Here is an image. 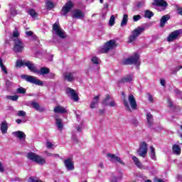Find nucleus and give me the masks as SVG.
Instances as JSON below:
<instances>
[{
	"label": "nucleus",
	"instance_id": "obj_1",
	"mask_svg": "<svg viewBox=\"0 0 182 182\" xmlns=\"http://www.w3.org/2000/svg\"><path fill=\"white\" fill-rule=\"evenodd\" d=\"M27 159H28V160H31V161H34V163H37V164H40L41 166H43V164H46V159H45V158H43L33 152H29L27 154Z\"/></svg>",
	"mask_w": 182,
	"mask_h": 182
},
{
	"label": "nucleus",
	"instance_id": "obj_2",
	"mask_svg": "<svg viewBox=\"0 0 182 182\" xmlns=\"http://www.w3.org/2000/svg\"><path fill=\"white\" fill-rule=\"evenodd\" d=\"M22 79L26 80L29 83H32L33 85H36L37 86H43V81L38 80L36 77L32 75H21Z\"/></svg>",
	"mask_w": 182,
	"mask_h": 182
},
{
	"label": "nucleus",
	"instance_id": "obj_3",
	"mask_svg": "<svg viewBox=\"0 0 182 182\" xmlns=\"http://www.w3.org/2000/svg\"><path fill=\"white\" fill-rule=\"evenodd\" d=\"M14 47L13 50L14 52H16V53H19L23 51V49H25V44H23V42H22V40L19 38H14Z\"/></svg>",
	"mask_w": 182,
	"mask_h": 182
},
{
	"label": "nucleus",
	"instance_id": "obj_4",
	"mask_svg": "<svg viewBox=\"0 0 182 182\" xmlns=\"http://www.w3.org/2000/svg\"><path fill=\"white\" fill-rule=\"evenodd\" d=\"M144 32V27H137L135 28L132 32V35L129 36V43H132V42H134L141 33Z\"/></svg>",
	"mask_w": 182,
	"mask_h": 182
},
{
	"label": "nucleus",
	"instance_id": "obj_5",
	"mask_svg": "<svg viewBox=\"0 0 182 182\" xmlns=\"http://www.w3.org/2000/svg\"><path fill=\"white\" fill-rule=\"evenodd\" d=\"M182 35V29L175 30L171 32L166 38L167 42H174L177 39H180Z\"/></svg>",
	"mask_w": 182,
	"mask_h": 182
},
{
	"label": "nucleus",
	"instance_id": "obj_6",
	"mask_svg": "<svg viewBox=\"0 0 182 182\" xmlns=\"http://www.w3.org/2000/svg\"><path fill=\"white\" fill-rule=\"evenodd\" d=\"M139 55L137 53H134V55L124 60L123 61V65H140L139 62Z\"/></svg>",
	"mask_w": 182,
	"mask_h": 182
},
{
	"label": "nucleus",
	"instance_id": "obj_7",
	"mask_svg": "<svg viewBox=\"0 0 182 182\" xmlns=\"http://www.w3.org/2000/svg\"><path fill=\"white\" fill-rule=\"evenodd\" d=\"M147 143L143 141L141 143L139 148L136 150V153L140 157L144 159L146 156H147Z\"/></svg>",
	"mask_w": 182,
	"mask_h": 182
},
{
	"label": "nucleus",
	"instance_id": "obj_8",
	"mask_svg": "<svg viewBox=\"0 0 182 182\" xmlns=\"http://www.w3.org/2000/svg\"><path fill=\"white\" fill-rule=\"evenodd\" d=\"M114 48H116V41H114V40H110L104 45L101 53H107L109 50H112V49H114Z\"/></svg>",
	"mask_w": 182,
	"mask_h": 182
},
{
	"label": "nucleus",
	"instance_id": "obj_9",
	"mask_svg": "<svg viewBox=\"0 0 182 182\" xmlns=\"http://www.w3.org/2000/svg\"><path fill=\"white\" fill-rule=\"evenodd\" d=\"M107 157L112 163H119V164L122 166H126V164L122 160V158L117 156L116 154H107Z\"/></svg>",
	"mask_w": 182,
	"mask_h": 182
},
{
	"label": "nucleus",
	"instance_id": "obj_10",
	"mask_svg": "<svg viewBox=\"0 0 182 182\" xmlns=\"http://www.w3.org/2000/svg\"><path fill=\"white\" fill-rule=\"evenodd\" d=\"M53 30L54 31L55 33L59 38H61L62 39H64V38H66V35L65 34V31L62 29H60V26L58 24V23H55L53 26Z\"/></svg>",
	"mask_w": 182,
	"mask_h": 182
},
{
	"label": "nucleus",
	"instance_id": "obj_11",
	"mask_svg": "<svg viewBox=\"0 0 182 182\" xmlns=\"http://www.w3.org/2000/svg\"><path fill=\"white\" fill-rule=\"evenodd\" d=\"M152 5L154 6H159L158 11H165L166 8L168 6V4L164 0H154Z\"/></svg>",
	"mask_w": 182,
	"mask_h": 182
},
{
	"label": "nucleus",
	"instance_id": "obj_12",
	"mask_svg": "<svg viewBox=\"0 0 182 182\" xmlns=\"http://www.w3.org/2000/svg\"><path fill=\"white\" fill-rule=\"evenodd\" d=\"M73 2L69 1L67 3H65V6L62 8L61 10V15L63 16H66L69 12H70L72 8H73Z\"/></svg>",
	"mask_w": 182,
	"mask_h": 182
},
{
	"label": "nucleus",
	"instance_id": "obj_13",
	"mask_svg": "<svg viewBox=\"0 0 182 182\" xmlns=\"http://www.w3.org/2000/svg\"><path fill=\"white\" fill-rule=\"evenodd\" d=\"M66 94L68 95V96H70L74 102H77L79 100V95H77V93L75 90L68 87L66 89Z\"/></svg>",
	"mask_w": 182,
	"mask_h": 182
},
{
	"label": "nucleus",
	"instance_id": "obj_14",
	"mask_svg": "<svg viewBox=\"0 0 182 182\" xmlns=\"http://www.w3.org/2000/svg\"><path fill=\"white\" fill-rule=\"evenodd\" d=\"M72 18H74V19H85V13L80 9H75L72 12Z\"/></svg>",
	"mask_w": 182,
	"mask_h": 182
},
{
	"label": "nucleus",
	"instance_id": "obj_15",
	"mask_svg": "<svg viewBox=\"0 0 182 182\" xmlns=\"http://www.w3.org/2000/svg\"><path fill=\"white\" fill-rule=\"evenodd\" d=\"M63 78L67 82H73L76 79V74L75 73L67 72L63 74Z\"/></svg>",
	"mask_w": 182,
	"mask_h": 182
},
{
	"label": "nucleus",
	"instance_id": "obj_16",
	"mask_svg": "<svg viewBox=\"0 0 182 182\" xmlns=\"http://www.w3.org/2000/svg\"><path fill=\"white\" fill-rule=\"evenodd\" d=\"M133 79H134V76H133V75L132 74L129 75H125L118 81V85H122L123 83H129L130 82H132Z\"/></svg>",
	"mask_w": 182,
	"mask_h": 182
},
{
	"label": "nucleus",
	"instance_id": "obj_17",
	"mask_svg": "<svg viewBox=\"0 0 182 182\" xmlns=\"http://www.w3.org/2000/svg\"><path fill=\"white\" fill-rule=\"evenodd\" d=\"M129 103L133 110H136L137 109V103L136 102V98L133 95H130L128 97Z\"/></svg>",
	"mask_w": 182,
	"mask_h": 182
},
{
	"label": "nucleus",
	"instance_id": "obj_18",
	"mask_svg": "<svg viewBox=\"0 0 182 182\" xmlns=\"http://www.w3.org/2000/svg\"><path fill=\"white\" fill-rule=\"evenodd\" d=\"M26 68H28V70L30 72H33V73H37L38 72V68H36V65H35V63L27 60L26 63Z\"/></svg>",
	"mask_w": 182,
	"mask_h": 182
},
{
	"label": "nucleus",
	"instance_id": "obj_19",
	"mask_svg": "<svg viewBox=\"0 0 182 182\" xmlns=\"http://www.w3.org/2000/svg\"><path fill=\"white\" fill-rule=\"evenodd\" d=\"M132 159L134 161L135 166L138 167V168H141V170H146V168L144 167V166H143V164L140 162L139 158H137L136 156H132Z\"/></svg>",
	"mask_w": 182,
	"mask_h": 182
},
{
	"label": "nucleus",
	"instance_id": "obj_20",
	"mask_svg": "<svg viewBox=\"0 0 182 182\" xmlns=\"http://www.w3.org/2000/svg\"><path fill=\"white\" fill-rule=\"evenodd\" d=\"M14 137L19 139V140H25L26 139V134L22 131H16L12 133Z\"/></svg>",
	"mask_w": 182,
	"mask_h": 182
},
{
	"label": "nucleus",
	"instance_id": "obj_21",
	"mask_svg": "<svg viewBox=\"0 0 182 182\" xmlns=\"http://www.w3.org/2000/svg\"><path fill=\"white\" fill-rule=\"evenodd\" d=\"M64 164L68 171L75 170V166H73V162H72V160L70 159H68L64 161Z\"/></svg>",
	"mask_w": 182,
	"mask_h": 182
},
{
	"label": "nucleus",
	"instance_id": "obj_22",
	"mask_svg": "<svg viewBox=\"0 0 182 182\" xmlns=\"http://www.w3.org/2000/svg\"><path fill=\"white\" fill-rule=\"evenodd\" d=\"M170 19V16L168 14L164 15L161 17L159 23L160 28H164V25H166V23L167 21Z\"/></svg>",
	"mask_w": 182,
	"mask_h": 182
},
{
	"label": "nucleus",
	"instance_id": "obj_23",
	"mask_svg": "<svg viewBox=\"0 0 182 182\" xmlns=\"http://www.w3.org/2000/svg\"><path fill=\"white\" fill-rule=\"evenodd\" d=\"M53 112L55 113H60L61 114H63L65 113H68V109L62 106H57L54 108Z\"/></svg>",
	"mask_w": 182,
	"mask_h": 182
},
{
	"label": "nucleus",
	"instance_id": "obj_24",
	"mask_svg": "<svg viewBox=\"0 0 182 182\" xmlns=\"http://www.w3.org/2000/svg\"><path fill=\"white\" fill-rule=\"evenodd\" d=\"M50 70L48 68H41L39 70H38V72L36 73H38V75H41L42 76H44V75H48V73H50Z\"/></svg>",
	"mask_w": 182,
	"mask_h": 182
},
{
	"label": "nucleus",
	"instance_id": "obj_25",
	"mask_svg": "<svg viewBox=\"0 0 182 182\" xmlns=\"http://www.w3.org/2000/svg\"><path fill=\"white\" fill-rule=\"evenodd\" d=\"M1 131L2 134H6L8 132V123L6 122V121L1 122Z\"/></svg>",
	"mask_w": 182,
	"mask_h": 182
},
{
	"label": "nucleus",
	"instance_id": "obj_26",
	"mask_svg": "<svg viewBox=\"0 0 182 182\" xmlns=\"http://www.w3.org/2000/svg\"><path fill=\"white\" fill-rule=\"evenodd\" d=\"M172 150L173 153L176 156H180V154H181V148L177 144L173 146Z\"/></svg>",
	"mask_w": 182,
	"mask_h": 182
},
{
	"label": "nucleus",
	"instance_id": "obj_27",
	"mask_svg": "<svg viewBox=\"0 0 182 182\" xmlns=\"http://www.w3.org/2000/svg\"><path fill=\"white\" fill-rule=\"evenodd\" d=\"M99 99H100V95L94 97L92 102L90 104V108H96V105L99 103Z\"/></svg>",
	"mask_w": 182,
	"mask_h": 182
},
{
	"label": "nucleus",
	"instance_id": "obj_28",
	"mask_svg": "<svg viewBox=\"0 0 182 182\" xmlns=\"http://www.w3.org/2000/svg\"><path fill=\"white\" fill-rule=\"evenodd\" d=\"M26 60H17L16 62V68H22V66H26Z\"/></svg>",
	"mask_w": 182,
	"mask_h": 182
},
{
	"label": "nucleus",
	"instance_id": "obj_29",
	"mask_svg": "<svg viewBox=\"0 0 182 182\" xmlns=\"http://www.w3.org/2000/svg\"><path fill=\"white\" fill-rule=\"evenodd\" d=\"M146 120L149 126H153V115L151 114H146Z\"/></svg>",
	"mask_w": 182,
	"mask_h": 182
},
{
	"label": "nucleus",
	"instance_id": "obj_30",
	"mask_svg": "<svg viewBox=\"0 0 182 182\" xmlns=\"http://www.w3.org/2000/svg\"><path fill=\"white\" fill-rule=\"evenodd\" d=\"M149 156L152 160H156V149L153 146H150Z\"/></svg>",
	"mask_w": 182,
	"mask_h": 182
},
{
	"label": "nucleus",
	"instance_id": "obj_31",
	"mask_svg": "<svg viewBox=\"0 0 182 182\" xmlns=\"http://www.w3.org/2000/svg\"><path fill=\"white\" fill-rule=\"evenodd\" d=\"M128 21H129V16L127 14H124L122 22H121V26H126V25H127Z\"/></svg>",
	"mask_w": 182,
	"mask_h": 182
},
{
	"label": "nucleus",
	"instance_id": "obj_32",
	"mask_svg": "<svg viewBox=\"0 0 182 182\" xmlns=\"http://www.w3.org/2000/svg\"><path fill=\"white\" fill-rule=\"evenodd\" d=\"M152 16H154V14L153 11L150 10H146L144 14V18H147L148 19H151Z\"/></svg>",
	"mask_w": 182,
	"mask_h": 182
},
{
	"label": "nucleus",
	"instance_id": "obj_33",
	"mask_svg": "<svg viewBox=\"0 0 182 182\" xmlns=\"http://www.w3.org/2000/svg\"><path fill=\"white\" fill-rule=\"evenodd\" d=\"M55 124L59 130H62V129H63V124L62 123V119L57 118L55 119Z\"/></svg>",
	"mask_w": 182,
	"mask_h": 182
},
{
	"label": "nucleus",
	"instance_id": "obj_34",
	"mask_svg": "<svg viewBox=\"0 0 182 182\" xmlns=\"http://www.w3.org/2000/svg\"><path fill=\"white\" fill-rule=\"evenodd\" d=\"M28 14L33 18V19H36L38 18V13L35 11L33 9L28 10Z\"/></svg>",
	"mask_w": 182,
	"mask_h": 182
},
{
	"label": "nucleus",
	"instance_id": "obj_35",
	"mask_svg": "<svg viewBox=\"0 0 182 182\" xmlns=\"http://www.w3.org/2000/svg\"><path fill=\"white\" fill-rule=\"evenodd\" d=\"M6 97L7 100H12L13 102H16L19 99L18 95H7Z\"/></svg>",
	"mask_w": 182,
	"mask_h": 182
},
{
	"label": "nucleus",
	"instance_id": "obj_36",
	"mask_svg": "<svg viewBox=\"0 0 182 182\" xmlns=\"http://www.w3.org/2000/svg\"><path fill=\"white\" fill-rule=\"evenodd\" d=\"M16 93H18V95H26V89L20 87L17 88Z\"/></svg>",
	"mask_w": 182,
	"mask_h": 182
},
{
	"label": "nucleus",
	"instance_id": "obj_37",
	"mask_svg": "<svg viewBox=\"0 0 182 182\" xmlns=\"http://www.w3.org/2000/svg\"><path fill=\"white\" fill-rule=\"evenodd\" d=\"M120 179H122V176H116L115 175H112L110 178V182H119Z\"/></svg>",
	"mask_w": 182,
	"mask_h": 182
},
{
	"label": "nucleus",
	"instance_id": "obj_38",
	"mask_svg": "<svg viewBox=\"0 0 182 182\" xmlns=\"http://www.w3.org/2000/svg\"><path fill=\"white\" fill-rule=\"evenodd\" d=\"M115 21L116 18L114 17V15H112L109 21V26H113L115 23Z\"/></svg>",
	"mask_w": 182,
	"mask_h": 182
},
{
	"label": "nucleus",
	"instance_id": "obj_39",
	"mask_svg": "<svg viewBox=\"0 0 182 182\" xmlns=\"http://www.w3.org/2000/svg\"><path fill=\"white\" fill-rule=\"evenodd\" d=\"M109 100H110V95H107L105 99L102 101L104 106H109Z\"/></svg>",
	"mask_w": 182,
	"mask_h": 182
},
{
	"label": "nucleus",
	"instance_id": "obj_40",
	"mask_svg": "<svg viewBox=\"0 0 182 182\" xmlns=\"http://www.w3.org/2000/svg\"><path fill=\"white\" fill-rule=\"evenodd\" d=\"M123 104L128 112H132V108H130V105H129V102H127V100H123Z\"/></svg>",
	"mask_w": 182,
	"mask_h": 182
},
{
	"label": "nucleus",
	"instance_id": "obj_41",
	"mask_svg": "<svg viewBox=\"0 0 182 182\" xmlns=\"http://www.w3.org/2000/svg\"><path fill=\"white\" fill-rule=\"evenodd\" d=\"M32 107L36 109V110H41V105L36 102H33L31 103Z\"/></svg>",
	"mask_w": 182,
	"mask_h": 182
},
{
	"label": "nucleus",
	"instance_id": "obj_42",
	"mask_svg": "<svg viewBox=\"0 0 182 182\" xmlns=\"http://www.w3.org/2000/svg\"><path fill=\"white\" fill-rule=\"evenodd\" d=\"M46 6L47 9H53V8L55 7V6L53 5V3H52L51 1H47Z\"/></svg>",
	"mask_w": 182,
	"mask_h": 182
},
{
	"label": "nucleus",
	"instance_id": "obj_43",
	"mask_svg": "<svg viewBox=\"0 0 182 182\" xmlns=\"http://www.w3.org/2000/svg\"><path fill=\"white\" fill-rule=\"evenodd\" d=\"M91 60L95 65H99V63H100V60H99L97 57H92Z\"/></svg>",
	"mask_w": 182,
	"mask_h": 182
},
{
	"label": "nucleus",
	"instance_id": "obj_44",
	"mask_svg": "<svg viewBox=\"0 0 182 182\" xmlns=\"http://www.w3.org/2000/svg\"><path fill=\"white\" fill-rule=\"evenodd\" d=\"M12 36L14 38V39H18V38H19V31L17 29H15V31L13 32Z\"/></svg>",
	"mask_w": 182,
	"mask_h": 182
},
{
	"label": "nucleus",
	"instance_id": "obj_45",
	"mask_svg": "<svg viewBox=\"0 0 182 182\" xmlns=\"http://www.w3.org/2000/svg\"><path fill=\"white\" fill-rule=\"evenodd\" d=\"M17 116H18V117H25V116H26V112L23 110H20L18 111Z\"/></svg>",
	"mask_w": 182,
	"mask_h": 182
},
{
	"label": "nucleus",
	"instance_id": "obj_46",
	"mask_svg": "<svg viewBox=\"0 0 182 182\" xmlns=\"http://www.w3.org/2000/svg\"><path fill=\"white\" fill-rule=\"evenodd\" d=\"M26 36H33L34 39H36V36H33V32L31 31H26Z\"/></svg>",
	"mask_w": 182,
	"mask_h": 182
},
{
	"label": "nucleus",
	"instance_id": "obj_47",
	"mask_svg": "<svg viewBox=\"0 0 182 182\" xmlns=\"http://www.w3.org/2000/svg\"><path fill=\"white\" fill-rule=\"evenodd\" d=\"M134 22H137V21H140L141 19V16L140 15H134L133 16Z\"/></svg>",
	"mask_w": 182,
	"mask_h": 182
},
{
	"label": "nucleus",
	"instance_id": "obj_48",
	"mask_svg": "<svg viewBox=\"0 0 182 182\" xmlns=\"http://www.w3.org/2000/svg\"><path fill=\"white\" fill-rule=\"evenodd\" d=\"M0 68L5 75H8V70H6V67H5L4 65H1Z\"/></svg>",
	"mask_w": 182,
	"mask_h": 182
},
{
	"label": "nucleus",
	"instance_id": "obj_49",
	"mask_svg": "<svg viewBox=\"0 0 182 182\" xmlns=\"http://www.w3.org/2000/svg\"><path fill=\"white\" fill-rule=\"evenodd\" d=\"M5 171V168H4V165L2 162L0 161V173H4Z\"/></svg>",
	"mask_w": 182,
	"mask_h": 182
},
{
	"label": "nucleus",
	"instance_id": "obj_50",
	"mask_svg": "<svg viewBox=\"0 0 182 182\" xmlns=\"http://www.w3.org/2000/svg\"><path fill=\"white\" fill-rule=\"evenodd\" d=\"M108 106H110V107H114L116 106V102L111 101L109 102Z\"/></svg>",
	"mask_w": 182,
	"mask_h": 182
},
{
	"label": "nucleus",
	"instance_id": "obj_51",
	"mask_svg": "<svg viewBox=\"0 0 182 182\" xmlns=\"http://www.w3.org/2000/svg\"><path fill=\"white\" fill-rule=\"evenodd\" d=\"M132 124L135 127L139 126V122L136 119H133L132 122Z\"/></svg>",
	"mask_w": 182,
	"mask_h": 182
},
{
	"label": "nucleus",
	"instance_id": "obj_52",
	"mask_svg": "<svg viewBox=\"0 0 182 182\" xmlns=\"http://www.w3.org/2000/svg\"><path fill=\"white\" fill-rule=\"evenodd\" d=\"M52 147H53V144H52V142H50V141H48L47 142V148L52 149Z\"/></svg>",
	"mask_w": 182,
	"mask_h": 182
},
{
	"label": "nucleus",
	"instance_id": "obj_53",
	"mask_svg": "<svg viewBox=\"0 0 182 182\" xmlns=\"http://www.w3.org/2000/svg\"><path fill=\"white\" fill-rule=\"evenodd\" d=\"M48 77L49 79H55V74H54V73H48Z\"/></svg>",
	"mask_w": 182,
	"mask_h": 182
},
{
	"label": "nucleus",
	"instance_id": "obj_54",
	"mask_svg": "<svg viewBox=\"0 0 182 182\" xmlns=\"http://www.w3.org/2000/svg\"><path fill=\"white\" fill-rule=\"evenodd\" d=\"M168 107H173V102L170 100H168Z\"/></svg>",
	"mask_w": 182,
	"mask_h": 182
},
{
	"label": "nucleus",
	"instance_id": "obj_55",
	"mask_svg": "<svg viewBox=\"0 0 182 182\" xmlns=\"http://www.w3.org/2000/svg\"><path fill=\"white\" fill-rule=\"evenodd\" d=\"M160 82L161 86H166V80H164V79H161Z\"/></svg>",
	"mask_w": 182,
	"mask_h": 182
},
{
	"label": "nucleus",
	"instance_id": "obj_56",
	"mask_svg": "<svg viewBox=\"0 0 182 182\" xmlns=\"http://www.w3.org/2000/svg\"><path fill=\"white\" fill-rule=\"evenodd\" d=\"M177 12L178 15H181L182 16V9L181 8H178Z\"/></svg>",
	"mask_w": 182,
	"mask_h": 182
},
{
	"label": "nucleus",
	"instance_id": "obj_57",
	"mask_svg": "<svg viewBox=\"0 0 182 182\" xmlns=\"http://www.w3.org/2000/svg\"><path fill=\"white\" fill-rule=\"evenodd\" d=\"M10 14H11V15H12L13 16H15V15H16V11H15V10H11Z\"/></svg>",
	"mask_w": 182,
	"mask_h": 182
},
{
	"label": "nucleus",
	"instance_id": "obj_58",
	"mask_svg": "<svg viewBox=\"0 0 182 182\" xmlns=\"http://www.w3.org/2000/svg\"><path fill=\"white\" fill-rule=\"evenodd\" d=\"M181 69H182V65L176 67L175 73H177V72H178V70H180Z\"/></svg>",
	"mask_w": 182,
	"mask_h": 182
},
{
	"label": "nucleus",
	"instance_id": "obj_59",
	"mask_svg": "<svg viewBox=\"0 0 182 182\" xmlns=\"http://www.w3.org/2000/svg\"><path fill=\"white\" fill-rule=\"evenodd\" d=\"M30 181H31V182H39L38 180L35 179V178H30Z\"/></svg>",
	"mask_w": 182,
	"mask_h": 182
},
{
	"label": "nucleus",
	"instance_id": "obj_60",
	"mask_svg": "<svg viewBox=\"0 0 182 182\" xmlns=\"http://www.w3.org/2000/svg\"><path fill=\"white\" fill-rule=\"evenodd\" d=\"M16 123L18 124H21V123H22V120L21 119H16Z\"/></svg>",
	"mask_w": 182,
	"mask_h": 182
},
{
	"label": "nucleus",
	"instance_id": "obj_61",
	"mask_svg": "<svg viewBox=\"0 0 182 182\" xmlns=\"http://www.w3.org/2000/svg\"><path fill=\"white\" fill-rule=\"evenodd\" d=\"M6 85L8 87L11 86V81H6Z\"/></svg>",
	"mask_w": 182,
	"mask_h": 182
},
{
	"label": "nucleus",
	"instance_id": "obj_62",
	"mask_svg": "<svg viewBox=\"0 0 182 182\" xmlns=\"http://www.w3.org/2000/svg\"><path fill=\"white\" fill-rule=\"evenodd\" d=\"M149 102H153V96L149 95Z\"/></svg>",
	"mask_w": 182,
	"mask_h": 182
},
{
	"label": "nucleus",
	"instance_id": "obj_63",
	"mask_svg": "<svg viewBox=\"0 0 182 182\" xmlns=\"http://www.w3.org/2000/svg\"><path fill=\"white\" fill-rule=\"evenodd\" d=\"M100 114H105V109H100Z\"/></svg>",
	"mask_w": 182,
	"mask_h": 182
},
{
	"label": "nucleus",
	"instance_id": "obj_64",
	"mask_svg": "<svg viewBox=\"0 0 182 182\" xmlns=\"http://www.w3.org/2000/svg\"><path fill=\"white\" fill-rule=\"evenodd\" d=\"M77 130L78 132H82V127H80V126H78V127H77Z\"/></svg>",
	"mask_w": 182,
	"mask_h": 182
}]
</instances>
